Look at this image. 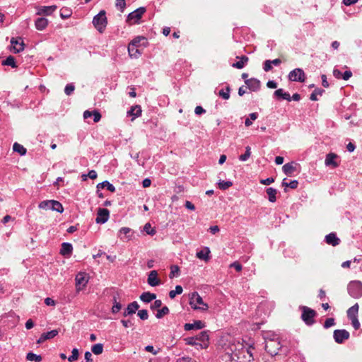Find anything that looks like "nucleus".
I'll list each match as a JSON object with an SVG mask.
<instances>
[{"mask_svg":"<svg viewBox=\"0 0 362 362\" xmlns=\"http://www.w3.org/2000/svg\"><path fill=\"white\" fill-rule=\"evenodd\" d=\"M274 98L279 100H287L290 101L291 100L290 94L288 92H274Z\"/></svg>","mask_w":362,"mask_h":362,"instance_id":"29","label":"nucleus"},{"mask_svg":"<svg viewBox=\"0 0 362 362\" xmlns=\"http://www.w3.org/2000/svg\"><path fill=\"white\" fill-rule=\"evenodd\" d=\"M146 8L144 7H140L133 12L130 13L128 16L127 21L129 24H135L139 23L143 14L145 13Z\"/></svg>","mask_w":362,"mask_h":362,"instance_id":"7","label":"nucleus"},{"mask_svg":"<svg viewBox=\"0 0 362 362\" xmlns=\"http://www.w3.org/2000/svg\"><path fill=\"white\" fill-rule=\"evenodd\" d=\"M121 323L126 328L132 327L133 325V323L130 320H122Z\"/></svg>","mask_w":362,"mask_h":362,"instance_id":"62","label":"nucleus"},{"mask_svg":"<svg viewBox=\"0 0 362 362\" xmlns=\"http://www.w3.org/2000/svg\"><path fill=\"white\" fill-rule=\"evenodd\" d=\"M337 155L334 153H329L327 154L325 164L326 166H331L332 168H335L339 166V163L336 161Z\"/></svg>","mask_w":362,"mask_h":362,"instance_id":"15","label":"nucleus"},{"mask_svg":"<svg viewBox=\"0 0 362 362\" xmlns=\"http://www.w3.org/2000/svg\"><path fill=\"white\" fill-rule=\"evenodd\" d=\"M252 349H254L252 346L245 347L239 341H233L226 349V351L232 361L252 362L254 360Z\"/></svg>","mask_w":362,"mask_h":362,"instance_id":"1","label":"nucleus"},{"mask_svg":"<svg viewBox=\"0 0 362 362\" xmlns=\"http://www.w3.org/2000/svg\"><path fill=\"white\" fill-rule=\"evenodd\" d=\"M325 242L332 246H337L339 244L340 240L337 237L336 233H331L325 236Z\"/></svg>","mask_w":362,"mask_h":362,"instance_id":"20","label":"nucleus"},{"mask_svg":"<svg viewBox=\"0 0 362 362\" xmlns=\"http://www.w3.org/2000/svg\"><path fill=\"white\" fill-rule=\"evenodd\" d=\"M110 216V211L107 209L99 208L97 213L95 222L97 223H105L107 221Z\"/></svg>","mask_w":362,"mask_h":362,"instance_id":"11","label":"nucleus"},{"mask_svg":"<svg viewBox=\"0 0 362 362\" xmlns=\"http://www.w3.org/2000/svg\"><path fill=\"white\" fill-rule=\"evenodd\" d=\"M206 110L202 106H197L194 110L196 115H202L204 113Z\"/></svg>","mask_w":362,"mask_h":362,"instance_id":"64","label":"nucleus"},{"mask_svg":"<svg viewBox=\"0 0 362 362\" xmlns=\"http://www.w3.org/2000/svg\"><path fill=\"white\" fill-rule=\"evenodd\" d=\"M358 312V303H356L352 307L349 308L347 310V315L349 319L353 317L354 316H357Z\"/></svg>","mask_w":362,"mask_h":362,"instance_id":"35","label":"nucleus"},{"mask_svg":"<svg viewBox=\"0 0 362 362\" xmlns=\"http://www.w3.org/2000/svg\"><path fill=\"white\" fill-rule=\"evenodd\" d=\"M204 323L201 320L194 321L193 323H186L184 325V329L186 331L192 329H201L204 327Z\"/></svg>","mask_w":362,"mask_h":362,"instance_id":"18","label":"nucleus"},{"mask_svg":"<svg viewBox=\"0 0 362 362\" xmlns=\"http://www.w3.org/2000/svg\"><path fill=\"white\" fill-rule=\"evenodd\" d=\"M2 64L11 66L13 68L16 67L15 58L13 56H8L4 61H3Z\"/></svg>","mask_w":362,"mask_h":362,"instance_id":"41","label":"nucleus"},{"mask_svg":"<svg viewBox=\"0 0 362 362\" xmlns=\"http://www.w3.org/2000/svg\"><path fill=\"white\" fill-rule=\"evenodd\" d=\"M189 305L194 310H199L206 311L208 310L209 306L203 301L202 298L197 292H193L189 296Z\"/></svg>","mask_w":362,"mask_h":362,"instance_id":"3","label":"nucleus"},{"mask_svg":"<svg viewBox=\"0 0 362 362\" xmlns=\"http://www.w3.org/2000/svg\"><path fill=\"white\" fill-rule=\"evenodd\" d=\"M93 24L97 30L103 33L107 26V21L105 11H100L93 19Z\"/></svg>","mask_w":362,"mask_h":362,"instance_id":"5","label":"nucleus"},{"mask_svg":"<svg viewBox=\"0 0 362 362\" xmlns=\"http://www.w3.org/2000/svg\"><path fill=\"white\" fill-rule=\"evenodd\" d=\"M144 230L148 234L151 235H153L156 234V230L151 227V225L149 223H147L144 225Z\"/></svg>","mask_w":362,"mask_h":362,"instance_id":"48","label":"nucleus"},{"mask_svg":"<svg viewBox=\"0 0 362 362\" xmlns=\"http://www.w3.org/2000/svg\"><path fill=\"white\" fill-rule=\"evenodd\" d=\"M92 116H93V121H94V122H98L100 120V119H101V115L97 110L93 111Z\"/></svg>","mask_w":362,"mask_h":362,"instance_id":"57","label":"nucleus"},{"mask_svg":"<svg viewBox=\"0 0 362 362\" xmlns=\"http://www.w3.org/2000/svg\"><path fill=\"white\" fill-rule=\"evenodd\" d=\"M147 282L151 286H157L160 284V281L158 278V272L156 270H152L149 272Z\"/></svg>","mask_w":362,"mask_h":362,"instance_id":"14","label":"nucleus"},{"mask_svg":"<svg viewBox=\"0 0 362 362\" xmlns=\"http://www.w3.org/2000/svg\"><path fill=\"white\" fill-rule=\"evenodd\" d=\"M334 318H327L325 323H324V327L325 329L329 328L330 327L334 325Z\"/></svg>","mask_w":362,"mask_h":362,"instance_id":"56","label":"nucleus"},{"mask_svg":"<svg viewBox=\"0 0 362 362\" xmlns=\"http://www.w3.org/2000/svg\"><path fill=\"white\" fill-rule=\"evenodd\" d=\"M13 150L15 152L18 153L21 156H24L26 153V148L21 144L16 142L13 146Z\"/></svg>","mask_w":362,"mask_h":362,"instance_id":"33","label":"nucleus"},{"mask_svg":"<svg viewBox=\"0 0 362 362\" xmlns=\"http://www.w3.org/2000/svg\"><path fill=\"white\" fill-rule=\"evenodd\" d=\"M23 40L21 37H13L11 40V51L13 53H19L24 49Z\"/></svg>","mask_w":362,"mask_h":362,"instance_id":"8","label":"nucleus"},{"mask_svg":"<svg viewBox=\"0 0 362 362\" xmlns=\"http://www.w3.org/2000/svg\"><path fill=\"white\" fill-rule=\"evenodd\" d=\"M139 305L138 304V303L136 301H134L127 305V308L123 313V315L124 317H127L128 315L134 314L136 311L139 309Z\"/></svg>","mask_w":362,"mask_h":362,"instance_id":"19","label":"nucleus"},{"mask_svg":"<svg viewBox=\"0 0 362 362\" xmlns=\"http://www.w3.org/2000/svg\"><path fill=\"white\" fill-rule=\"evenodd\" d=\"M196 337L201 343L199 344V347L200 349H206L208 347L209 334H207V332H201Z\"/></svg>","mask_w":362,"mask_h":362,"instance_id":"13","label":"nucleus"},{"mask_svg":"<svg viewBox=\"0 0 362 362\" xmlns=\"http://www.w3.org/2000/svg\"><path fill=\"white\" fill-rule=\"evenodd\" d=\"M48 25V20L45 18H39L35 22L37 30H43Z\"/></svg>","mask_w":362,"mask_h":362,"instance_id":"24","label":"nucleus"},{"mask_svg":"<svg viewBox=\"0 0 362 362\" xmlns=\"http://www.w3.org/2000/svg\"><path fill=\"white\" fill-rule=\"evenodd\" d=\"M104 187L107 188L111 192H115V186L113 185H112L111 183H110L107 180L103 181V182H102L100 183H98L97 185L98 192L100 190V189H103Z\"/></svg>","mask_w":362,"mask_h":362,"instance_id":"27","label":"nucleus"},{"mask_svg":"<svg viewBox=\"0 0 362 362\" xmlns=\"http://www.w3.org/2000/svg\"><path fill=\"white\" fill-rule=\"evenodd\" d=\"M92 352L95 355H100L103 351V344H95L91 348Z\"/></svg>","mask_w":362,"mask_h":362,"instance_id":"38","label":"nucleus"},{"mask_svg":"<svg viewBox=\"0 0 362 362\" xmlns=\"http://www.w3.org/2000/svg\"><path fill=\"white\" fill-rule=\"evenodd\" d=\"M115 5L118 9H119L121 11H123L126 6L125 0H117Z\"/></svg>","mask_w":362,"mask_h":362,"instance_id":"55","label":"nucleus"},{"mask_svg":"<svg viewBox=\"0 0 362 362\" xmlns=\"http://www.w3.org/2000/svg\"><path fill=\"white\" fill-rule=\"evenodd\" d=\"M52 210L62 213L64 211V208L62 204L58 201L52 200Z\"/></svg>","mask_w":362,"mask_h":362,"instance_id":"36","label":"nucleus"},{"mask_svg":"<svg viewBox=\"0 0 362 362\" xmlns=\"http://www.w3.org/2000/svg\"><path fill=\"white\" fill-rule=\"evenodd\" d=\"M209 253L210 250L209 247H206L204 250L197 252V257L200 259L208 261L209 259Z\"/></svg>","mask_w":362,"mask_h":362,"instance_id":"30","label":"nucleus"},{"mask_svg":"<svg viewBox=\"0 0 362 362\" xmlns=\"http://www.w3.org/2000/svg\"><path fill=\"white\" fill-rule=\"evenodd\" d=\"M187 344L192 346H199V344H201L197 339V337H189L186 339Z\"/></svg>","mask_w":362,"mask_h":362,"instance_id":"54","label":"nucleus"},{"mask_svg":"<svg viewBox=\"0 0 362 362\" xmlns=\"http://www.w3.org/2000/svg\"><path fill=\"white\" fill-rule=\"evenodd\" d=\"M156 298V295L148 291L144 292L140 296L141 300L146 303L151 302L153 300H155Z\"/></svg>","mask_w":362,"mask_h":362,"instance_id":"26","label":"nucleus"},{"mask_svg":"<svg viewBox=\"0 0 362 362\" xmlns=\"http://www.w3.org/2000/svg\"><path fill=\"white\" fill-rule=\"evenodd\" d=\"M296 165L297 164L293 162L286 163L282 168L283 172L286 175L291 176L296 171Z\"/></svg>","mask_w":362,"mask_h":362,"instance_id":"21","label":"nucleus"},{"mask_svg":"<svg viewBox=\"0 0 362 362\" xmlns=\"http://www.w3.org/2000/svg\"><path fill=\"white\" fill-rule=\"evenodd\" d=\"M183 291L182 287L180 285L175 286V290H172L169 292V297L173 299L177 294H181Z\"/></svg>","mask_w":362,"mask_h":362,"instance_id":"42","label":"nucleus"},{"mask_svg":"<svg viewBox=\"0 0 362 362\" xmlns=\"http://www.w3.org/2000/svg\"><path fill=\"white\" fill-rule=\"evenodd\" d=\"M131 231H132L131 228H129L128 227H122L119 230V234L124 235L125 237L124 238L121 237L120 238L122 240L126 239L127 240H129L132 238V235H129Z\"/></svg>","mask_w":362,"mask_h":362,"instance_id":"34","label":"nucleus"},{"mask_svg":"<svg viewBox=\"0 0 362 362\" xmlns=\"http://www.w3.org/2000/svg\"><path fill=\"white\" fill-rule=\"evenodd\" d=\"M122 304L117 301L116 296L113 297V306L112 307V313L115 314L122 309Z\"/></svg>","mask_w":362,"mask_h":362,"instance_id":"37","label":"nucleus"},{"mask_svg":"<svg viewBox=\"0 0 362 362\" xmlns=\"http://www.w3.org/2000/svg\"><path fill=\"white\" fill-rule=\"evenodd\" d=\"M282 185L286 187H288L291 189H296L298 185V182L296 180L291 181L289 183L285 182V179L284 180Z\"/></svg>","mask_w":362,"mask_h":362,"instance_id":"51","label":"nucleus"},{"mask_svg":"<svg viewBox=\"0 0 362 362\" xmlns=\"http://www.w3.org/2000/svg\"><path fill=\"white\" fill-rule=\"evenodd\" d=\"M233 185V182L230 181L220 180L218 182V187L221 189L226 190Z\"/></svg>","mask_w":362,"mask_h":362,"instance_id":"47","label":"nucleus"},{"mask_svg":"<svg viewBox=\"0 0 362 362\" xmlns=\"http://www.w3.org/2000/svg\"><path fill=\"white\" fill-rule=\"evenodd\" d=\"M349 332L346 329H336L334 331L333 337L338 344H342L349 338Z\"/></svg>","mask_w":362,"mask_h":362,"instance_id":"10","label":"nucleus"},{"mask_svg":"<svg viewBox=\"0 0 362 362\" xmlns=\"http://www.w3.org/2000/svg\"><path fill=\"white\" fill-rule=\"evenodd\" d=\"M349 294L354 298L362 296V283L360 281H352L347 286Z\"/></svg>","mask_w":362,"mask_h":362,"instance_id":"6","label":"nucleus"},{"mask_svg":"<svg viewBox=\"0 0 362 362\" xmlns=\"http://www.w3.org/2000/svg\"><path fill=\"white\" fill-rule=\"evenodd\" d=\"M59 334L58 329H53L50 332H45L42 334L40 337L37 339V344H42L47 339H51L55 337Z\"/></svg>","mask_w":362,"mask_h":362,"instance_id":"16","label":"nucleus"},{"mask_svg":"<svg viewBox=\"0 0 362 362\" xmlns=\"http://www.w3.org/2000/svg\"><path fill=\"white\" fill-rule=\"evenodd\" d=\"M180 274V268L177 265H173L170 267V273L169 274L170 279L177 276Z\"/></svg>","mask_w":362,"mask_h":362,"instance_id":"45","label":"nucleus"},{"mask_svg":"<svg viewBox=\"0 0 362 362\" xmlns=\"http://www.w3.org/2000/svg\"><path fill=\"white\" fill-rule=\"evenodd\" d=\"M73 247L69 243H63L60 249V254L63 256H69L72 253Z\"/></svg>","mask_w":362,"mask_h":362,"instance_id":"23","label":"nucleus"},{"mask_svg":"<svg viewBox=\"0 0 362 362\" xmlns=\"http://www.w3.org/2000/svg\"><path fill=\"white\" fill-rule=\"evenodd\" d=\"M288 78L292 81L303 82L305 81V74L303 69L297 68L289 73Z\"/></svg>","mask_w":362,"mask_h":362,"instance_id":"9","label":"nucleus"},{"mask_svg":"<svg viewBox=\"0 0 362 362\" xmlns=\"http://www.w3.org/2000/svg\"><path fill=\"white\" fill-rule=\"evenodd\" d=\"M274 182V179L273 177H268L264 180H262L260 183L265 185H269Z\"/></svg>","mask_w":362,"mask_h":362,"instance_id":"61","label":"nucleus"},{"mask_svg":"<svg viewBox=\"0 0 362 362\" xmlns=\"http://www.w3.org/2000/svg\"><path fill=\"white\" fill-rule=\"evenodd\" d=\"M272 65L270 60H266L264 63V70L267 72L270 71L272 69Z\"/></svg>","mask_w":362,"mask_h":362,"instance_id":"60","label":"nucleus"},{"mask_svg":"<svg viewBox=\"0 0 362 362\" xmlns=\"http://www.w3.org/2000/svg\"><path fill=\"white\" fill-rule=\"evenodd\" d=\"M57 6H40L37 8V15H45L49 16L51 15L53 12L57 10Z\"/></svg>","mask_w":362,"mask_h":362,"instance_id":"17","label":"nucleus"},{"mask_svg":"<svg viewBox=\"0 0 362 362\" xmlns=\"http://www.w3.org/2000/svg\"><path fill=\"white\" fill-rule=\"evenodd\" d=\"M72 14V11L68 8H63L61 9L60 16L63 19L69 18Z\"/></svg>","mask_w":362,"mask_h":362,"instance_id":"46","label":"nucleus"},{"mask_svg":"<svg viewBox=\"0 0 362 362\" xmlns=\"http://www.w3.org/2000/svg\"><path fill=\"white\" fill-rule=\"evenodd\" d=\"M88 283V278L86 273H79L76 276V286L78 290L84 288Z\"/></svg>","mask_w":362,"mask_h":362,"instance_id":"12","label":"nucleus"},{"mask_svg":"<svg viewBox=\"0 0 362 362\" xmlns=\"http://www.w3.org/2000/svg\"><path fill=\"white\" fill-rule=\"evenodd\" d=\"M230 267L235 268L237 272H240L243 269L242 265L238 262H234L230 265Z\"/></svg>","mask_w":362,"mask_h":362,"instance_id":"59","label":"nucleus"},{"mask_svg":"<svg viewBox=\"0 0 362 362\" xmlns=\"http://www.w3.org/2000/svg\"><path fill=\"white\" fill-rule=\"evenodd\" d=\"M127 114L134 117H138L141 115V107L140 105L132 106L127 112Z\"/></svg>","mask_w":362,"mask_h":362,"instance_id":"28","label":"nucleus"},{"mask_svg":"<svg viewBox=\"0 0 362 362\" xmlns=\"http://www.w3.org/2000/svg\"><path fill=\"white\" fill-rule=\"evenodd\" d=\"M129 55L132 58H138L141 55V52L136 47L129 45L128 46Z\"/></svg>","mask_w":362,"mask_h":362,"instance_id":"32","label":"nucleus"},{"mask_svg":"<svg viewBox=\"0 0 362 362\" xmlns=\"http://www.w3.org/2000/svg\"><path fill=\"white\" fill-rule=\"evenodd\" d=\"M162 305V301L160 300H156L154 303L151 305V308L152 310L153 309H158L160 308Z\"/></svg>","mask_w":362,"mask_h":362,"instance_id":"58","label":"nucleus"},{"mask_svg":"<svg viewBox=\"0 0 362 362\" xmlns=\"http://www.w3.org/2000/svg\"><path fill=\"white\" fill-rule=\"evenodd\" d=\"M268 194V199L270 202H275L276 201L277 190L273 187H269L266 189Z\"/></svg>","mask_w":362,"mask_h":362,"instance_id":"31","label":"nucleus"},{"mask_svg":"<svg viewBox=\"0 0 362 362\" xmlns=\"http://www.w3.org/2000/svg\"><path fill=\"white\" fill-rule=\"evenodd\" d=\"M78 357V349L74 348V349H73V350L71 351V355L69 357H68V361L69 362H73V361L77 360Z\"/></svg>","mask_w":362,"mask_h":362,"instance_id":"49","label":"nucleus"},{"mask_svg":"<svg viewBox=\"0 0 362 362\" xmlns=\"http://www.w3.org/2000/svg\"><path fill=\"white\" fill-rule=\"evenodd\" d=\"M170 310L167 306L163 307L161 309L158 310L157 313L156 314V317L158 319L162 318L163 316L168 315Z\"/></svg>","mask_w":362,"mask_h":362,"instance_id":"40","label":"nucleus"},{"mask_svg":"<svg viewBox=\"0 0 362 362\" xmlns=\"http://www.w3.org/2000/svg\"><path fill=\"white\" fill-rule=\"evenodd\" d=\"M299 309L302 311V320L308 326L313 325L315 323L314 318L317 315L316 311L305 305L300 306Z\"/></svg>","mask_w":362,"mask_h":362,"instance_id":"4","label":"nucleus"},{"mask_svg":"<svg viewBox=\"0 0 362 362\" xmlns=\"http://www.w3.org/2000/svg\"><path fill=\"white\" fill-rule=\"evenodd\" d=\"M247 88L250 90H256L260 88V81L256 78H250L245 81Z\"/></svg>","mask_w":362,"mask_h":362,"instance_id":"22","label":"nucleus"},{"mask_svg":"<svg viewBox=\"0 0 362 362\" xmlns=\"http://www.w3.org/2000/svg\"><path fill=\"white\" fill-rule=\"evenodd\" d=\"M251 148L249 146L245 147V153L239 156V160L241 161H246L251 155Z\"/></svg>","mask_w":362,"mask_h":362,"instance_id":"44","label":"nucleus"},{"mask_svg":"<svg viewBox=\"0 0 362 362\" xmlns=\"http://www.w3.org/2000/svg\"><path fill=\"white\" fill-rule=\"evenodd\" d=\"M145 37L138 36L133 39L131 42L129 44L132 46L138 47L141 40H145Z\"/></svg>","mask_w":362,"mask_h":362,"instance_id":"50","label":"nucleus"},{"mask_svg":"<svg viewBox=\"0 0 362 362\" xmlns=\"http://www.w3.org/2000/svg\"><path fill=\"white\" fill-rule=\"evenodd\" d=\"M26 359L30 361L40 362L42 361V356L40 355H37L34 353L30 352L27 354Z\"/></svg>","mask_w":362,"mask_h":362,"instance_id":"39","label":"nucleus"},{"mask_svg":"<svg viewBox=\"0 0 362 362\" xmlns=\"http://www.w3.org/2000/svg\"><path fill=\"white\" fill-rule=\"evenodd\" d=\"M237 58L239 60L237 62L233 63L232 66L239 69H243L249 60L248 57L246 56H241L240 57H237Z\"/></svg>","mask_w":362,"mask_h":362,"instance_id":"25","label":"nucleus"},{"mask_svg":"<svg viewBox=\"0 0 362 362\" xmlns=\"http://www.w3.org/2000/svg\"><path fill=\"white\" fill-rule=\"evenodd\" d=\"M137 315L142 320H146L148 318V311H147V310H145V309L139 310Z\"/></svg>","mask_w":362,"mask_h":362,"instance_id":"52","label":"nucleus"},{"mask_svg":"<svg viewBox=\"0 0 362 362\" xmlns=\"http://www.w3.org/2000/svg\"><path fill=\"white\" fill-rule=\"evenodd\" d=\"M85 360L86 362H93L92 354L90 351H86L84 354Z\"/></svg>","mask_w":362,"mask_h":362,"instance_id":"63","label":"nucleus"},{"mask_svg":"<svg viewBox=\"0 0 362 362\" xmlns=\"http://www.w3.org/2000/svg\"><path fill=\"white\" fill-rule=\"evenodd\" d=\"M351 325L353 326V327L357 330L360 328V322L357 318V316H354L353 317H351Z\"/></svg>","mask_w":362,"mask_h":362,"instance_id":"53","label":"nucleus"},{"mask_svg":"<svg viewBox=\"0 0 362 362\" xmlns=\"http://www.w3.org/2000/svg\"><path fill=\"white\" fill-rule=\"evenodd\" d=\"M39 208L45 210L52 209V200L42 201L39 204Z\"/></svg>","mask_w":362,"mask_h":362,"instance_id":"43","label":"nucleus"},{"mask_svg":"<svg viewBox=\"0 0 362 362\" xmlns=\"http://www.w3.org/2000/svg\"><path fill=\"white\" fill-rule=\"evenodd\" d=\"M264 338L265 341L264 348L266 351L271 356H276L278 354L281 345L279 338L277 337V335L273 333H267Z\"/></svg>","mask_w":362,"mask_h":362,"instance_id":"2","label":"nucleus"}]
</instances>
